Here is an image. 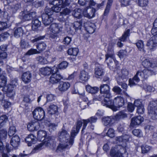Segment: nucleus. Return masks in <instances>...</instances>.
<instances>
[{
  "mask_svg": "<svg viewBox=\"0 0 157 157\" xmlns=\"http://www.w3.org/2000/svg\"><path fill=\"white\" fill-rule=\"evenodd\" d=\"M86 90L88 92L92 94L97 93L99 90V88L96 87H92L89 85H87L86 87Z\"/></svg>",
  "mask_w": 157,
  "mask_h": 157,
  "instance_id": "nucleus-28",
  "label": "nucleus"
},
{
  "mask_svg": "<svg viewBox=\"0 0 157 157\" xmlns=\"http://www.w3.org/2000/svg\"><path fill=\"white\" fill-rule=\"evenodd\" d=\"M95 12V9L89 6L84 10L83 14L84 17L91 18L94 17Z\"/></svg>",
  "mask_w": 157,
  "mask_h": 157,
  "instance_id": "nucleus-9",
  "label": "nucleus"
},
{
  "mask_svg": "<svg viewBox=\"0 0 157 157\" xmlns=\"http://www.w3.org/2000/svg\"><path fill=\"white\" fill-rule=\"evenodd\" d=\"M59 141L64 143L65 142L67 143L71 138L69 134L64 129H62L61 132H59Z\"/></svg>",
  "mask_w": 157,
  "mask_h": 157,
  "instance_id": "nucleus-8",
  "label": "nucleus"
},
{
  "mask_svg": "<svg viewBox=\"0 0 157 157\" xmlns=\"http://www.w3.org/2000/svg\"><path fill=\"white\" fill-rule=\"evenodd\" d=\"M80 79L82 81H86L88 79V73L85 70L81 71L79 75Z\"/></svg>",
  "mask_w": 157,
  "mask_h": 157,
  "instance_id": "nucleus-33",
  "label": "nucleus"
},
{
  "mask_svg": "<svg viewBox=\"0 0 157 157\" xmlns=\"http://www.w3.org/2000/svg\"><path fill=\"white\" fill-rule=\"evenodd\" d=\"M92 103L90 101H89L87 103L85 102H82L80 104V107L82 109H84L87 107L89 105Z\"/></svg>",
  "mask_w": 157,
  "mask_h": 157,
  "instance_id": "nucleus-53",
  "label": "nucleus"
},
{
  "mask_svg": "<svg viewBox=\"0 0 157 157\" xmlns=\"http://www.w3.org/2000/svg\"><path fill=\"white\" fill-rule=\"evenodd\" d=\"M154 72L152 70L144 69L141 71H138L133 77L132 79H130L129 83L131 86L136 84V83L138 82L141 78H147L149 75L152 74Z\"/></svg>",
  "mask_w": 157,
  "mask_h": 157,
  "instance_id": "nucleus-1",
  "label": "nucleus"
},
{
  "mask_svg": "<svg viewBox=\"0 0 157 157\" xmlns=\"http://www.w3.org/2000/svg\"><path fill=\"white\" fill-rule=\"evenodd\" d=\"M36 16L35 12H30L27 9H24V10L22 11L19 15L20 18L24 21H29L35 17Z\"/></svg>",
  "mask_w": 157,
  "mask_h": 157,
  "instance_id": "nucleus-5",
  "label": "nucleus"
},
{
  "mask_svg": "<svg viewBox=\"0 0 157 157\" xmlns=\"http://www.w3.org/2000/svg\"><path fill=\"white\" fill-rule=\"evenodd\" d=\"M144 120L143 118L140 116L135 117L132 118L130 125L133 126L140 124Z\"/></svg>",
  "mask_w": 157,
  "mask_h": 157,
  "instance_id": "nucleus-20",
  "label": "nucleus"
},
{
  "mask_svg": "<svg viewBox=\"0 0 157 157\" xmlns=\"http://www.w3.org/2000/svg\"><path fill=\"white\" fill-rule=\"evenodd\" d=\"M152 34L157 33V18L155 20L154 23L153 28L151 30Z\"/></svg>",
  "mask_w": 157,
  "mask_h": 157,
  "instance_id": "nucleus-58",
  "label": "nucleus"
},
{
  "mask_svg": "<svg viewBox=\"0 0 157 157\" xmlns=\"http://www.w3.org/2000/svg\"><path fill=\"white\" fill-rule=\"evenodd\" d=\"M117 82L118 84L121 86L122 88L124 89V90H126L127 88V84L123 82V80L121 79L120 77H118L117 78Z\"/></svg>",
  "mask_w": 157,
  "mask_h": 157,
  "instance_id": "nucleus-39",
  "label": "nucleus"
},
{
  "mask_svg": "<svg viewBox=\"0 0 157 157\" xmlns=\"http://www.w3.org/2000/svg\"><path fill=\"white\" fill-rule=\"evenodd\" d=\"M109 86L107 84H102L100 87V94L98 97V100L101 101L104 98H109L111 97Z\"/></svg>",
  "mask_w": 157,
  "mask_h": 157,
  "instance_id": "nucleus-4",
  "label": "nucleus"
},
{
  "mask_svg": "<svg viewBox=\"0 0 157 157\" xmlns=\"http://www.w3.org/2000/svg\"><path fill=\"white\" fill-rule=\"evenodd\" d=\"M132 133L135 136L141 137L142 136L141 131L138 129H135L132 131Z\"/></svg>",
  "mask_w": 157,
  "mask_h": 157,
  "instance_id": "nucleus-62",
  "label": "nucleus"
},
{
  "mask_svg": "<svg viewBox=\"0 0 157 157\" xmlns=\"http://www.w3.org/2000/svg\"><path fill=\"white\" fill-rule=\"evenodd\" d=\"M50 67H45L41 68L40 70V73L44 75H48L51 74Z\"/></svg>",
  "mask_w": 157,
  "mask_h": 157,
  "instance_id": "nucleus-29",
  "label": "nucleus"
},
{
  "mask_svg": "<svg viewBox=\"0 0 157 157\" xmlns=\"http://www.w3.org/2000/svg\"><path fill=\"white\" fill-rule=\"evenodd\" d=\"M151 147L146 145H143L141 147V150L142 153H145L148 152L151 149Z\"/></svg>",
  "mask_w": 157,
  "mask_h": 157,
  "instance_id": "nucleus-48",
  "label": "nucleus"
},
{
  "mask_svg": "<svg viewBox=\"0 0 157 157\" xmlns=\"http://www.w3.org/2000/svg\"><path fill=\"white\" fill-rule=\"evenodd\" d=\"M32 113L34 119L41 121L44 119L45 113L43 108L38 107L34 110Z\"/></svg>",
  "mask_w": 157,
  "mask_h": 157,
  "instance_id": "nucleus-6",
  "label": "nucleus"
},
{
  "mask_svg": "<svg viewBox=\"0 0 157 157\" xmlns=\"http://www.w3.org/2000/svg\"><path fill=\"white\" fill-rule=\"evenodd\" d=\"M88 25H89L85 27L86 30L89 33H93L94 32L96 29L95 26L93 23H90Z\"/></svg>",
  "mask_w": 157,
  "mask_h": 157,
  "instance_id": "nucleus-31",
  "label": "nucleus"
},
{
  "mask_svg": "<svg viewBox=\"0 0 157 157\" xmlns=\"http://www.w3.org/2000/svg\"><path fill=\"white\" fill-rule=\"evenodd\" d=\"M117 148L118 147L119 148H117L119 153L121 154V157L122 156V155L124 153H125L126 152V149L125 148L126 146H122L121 145H117L116 146Z\"/></svg>",
  "mask_w": 157,
  "mask_h": 157,
  "instance_id": "nucleus-51",
  "label": "nucleus"
},
{
  "mask_svg": "<svg viewBox=\"0 0 157 157\" xmlns=\"http://www.w3.org/2000/svg\"><path fill=\"white\" fill-rule=\"evenodd\" d=\"M94 74L96 77L102 76L104 74L103 69L100 66L97 67L95 69Z\"/></svg>",
  "mask_w": 157,
  "mask_h": 157,
  "instance_id": "nucleus-30",
  "label": "nucleus"
},
{
  "mask_svg": "<svg viewBox=\"0 0 157 157\" xmlns=\"http://www.w3.org/2000/svg\"><path fill=\"white\" fill-rule=\"evenodd\" d=\"M82 10L80 9H75L74 10L73 15L75 18L78 19L82 17Z\"/></svg>",
  "mask_w": 157,
  "mask_h": 157,
  "instance_id": "nucleus-38",
  "label": "nucleus"
},
{
  "mask_svg": "<svg viewBox=\"0 0 157 157\" xmlns=\"http://www.w3.org/2000/svg\"><path fill=\"white\" fill-rule=\"evenodd\" d=\"M8 117L6 115H3L0 117V128H1L8 120Z\"/></svg>",
  "mask_w": 157,
  "mask_h": 157,
  "instance_id": "nucleus-41",
  "label": "nucleus"
},
{
  "mask_svg": "<svg viewBox=\"0 0 157 157\" xmlns=\"http://www.w3.org/2000/svg\"><path fill=\"white\" fill-rule=\"evenodd\" d=\"M114 130L112 128H110L109 129L106 135L108 136L113 138L114 136Z\"/></svg>",
  "mask_w": 157,
  "mask_h": 157,
  "instance_id": "nucleus-64",
  "label": "nucleus"
},
{
  "mask_svg": "<svg viewBox=\"0 0 157 157\" xmlns=\"http://www.w3.org/2000/svg\"><path fill=\"white\" fill-rule=\"evenodd\" d=\"M20 140V138L18 135L16 134L12 137L10 141V144L15 148L19 145Z\"/></svg>",
  "mask_w": 157,
  "mask_h": 157,
  "instance_id": "nucleus-17",
  "label": "nucleus"
},
{
  "mask_svg": "<svg viewBox=\"0 0 157 157\" xmlns=\"http://www.w3.org/2000/svg\"><path fill=\"white\" fill-rule=\"evenodd\" d=\"M16 130L15 126H10L8 131V135L10 137H13L15 135Z\"/></svg>",
  "mask_w": 157,
  "mask_h": 157,
  "instance_id": "nucleus-45",
  "label": "nucleus"
},
{
  "mask_svg": "<svg viewBox=\"0 0 157 157\" xmlns=\"http://www.w3.org/2000/svg\"><path fill=\"white\" fill-rule=\"evenodd\" d=\"M115 121L114 116L104 117L102 118V122L105 126L111 124Z\"/></svg>",
  "mask_w": 157,
  "mask_h": 157,
  "instance_id": "nucleus-18",
  "label": "nucleus"
},
{
  "mask_svg": "<svg viewBox=\"0 0 157 157\" xmlns=\"http://www.w3.org/2000/svg\"><path fill=\"white\" fill-rule=\"evenodd\" d=\"M136 45L140 51L144 52V44L143 41L141 40H138L136 43Z\"/></svg>",
  "mask_w": 157,
  "mask_h": 157,
  "instance_id": "nucleus-46",
  "label": "nucleus"
},
{
  "mask_svg": "<svg viewBox=\"0 0 157 157\" xmlns=\"http://www.w3.org/2000/svg\"><path fill=\"white\" fill-rule=\"evenodd\" d=\"M138 5L141 7L145 6L148 3V0H137Z\"/></svg>",
  "mask_w": 157,
  "mask_h": 157,
  "instance_id": "nucleus-57",
  "label": "nucleus"
},
{
  "mask_svg": "<svg viewBox=\"0 0 157 157\" xmlns=\"http://www.w3.org/2000/svg\"><path fill=\"white\" fill-rule=\"evenodd\" d=\"M131 139L130 136L128 135L125 134L123 136H120L118 138L119 141L126 142L129 140Z\"/></svg>",
  "mask_w": 157,
  "mask_h": 157,
  "instance_id": "nucleus-40",
  "label": "nucleus"
},
{
  "mask_svg": "<svg viewBox=\"0 0 157 157\" xmlns=\"http://www.w3.org/2000/svg\"><path fill=\"white\" fill-rule=\"evenodd\" d=\"M44 10L45 13L44 14H46L48 16H51L53 14V11L52 9V8H49L46 6Z\"/></svg>",
  "mask_w": 157,
  "mask_h": 157,
  "instance_id": "nucleus-52",
  "label": "nucleus"
},
{
  "mask_svg": "<svg viewBox=\"0 0 157 157\" xmlns=\"http://www.w3.org/2000/svg\"><path fill=\"white\" fill-rule=\"evenodd\" d=\"M40 52L36 49L31 48L26 53V55H31L33 54H39Z\"/></svg>",
  "mask_w": 157,
  "mask_h": 157,
  "instance_id": "nucleus-54",
  "label": "nucleus"
},
{
  "mask_svg": "<svg viewBox=\"0 0 157 157\" xmlns=\"http://www.w3.org/2000/svg\"><path fill=\"white\" fill-rule=\"evenodd\" d=\"M43 142L37 145L33 150L32 152L35 153L37 151L40 150L41 148L44 145L49 148V149L53 150L56 147V142L55 141V138L54 137L49 136L48 137L44 139Z\"/></svg>",
  "mask_w": 157,
  "mask_h": 157,
  "instance_id": "nucleus-2",
  "label": "nucleus"
},
{
  "mask_svg": "<svg viewBox=\"0 0 157 157\" xmlns=\"http://www.w3.org/2000/svg\"><path fill=\"white\" fill-rule=\"evenodd\" d=\"M40 127L39 122L35 120L30 121L27 125L28 129L30 131L37 130L39 129Z\"/></svg>",
  "mask_w": 157,
  "mask_h": 157,
  "instance_id": "nucleus-14",
  "label": "nucleus"
},
{
  "mask_svg": "<svg viewBox=\"0 0 157 157\" xmlns=\"http://www.w3.org/2000/svg\"><path fill=\"white\" fill-rule=\"evenodd\" d=\"M117 148L115 146L114 147H112L110 152V155L112 157H121V154L119 153Z\"/></svg>",
  "mask_w": 157,
  "mask_h": 157,
  "instance_id": "nucleus-22",
  "label": "nucleus"
},
{
  "mask_svg": "<svg viewBox=\"0 0 157 157\" xmlns=\"http://www.w3.org/2000/svg\"><path fill=\"white\" fill-rule=\"evenodd\" d=\"M46 47V45L44 42H42L38 44L37 48L40 51L44 50Z\"/></svg>",
  "mask_w": 157,
  "mask_h": 157,
  "instance_id": "nucleus-50",
  "label": "nucleus"
},
{
  "mask_svg": "<svg viewBox=\"0 0 157 157\" xmlns=\"http://www.w3.org/2000/svg\"><path fill=\"white\" fill-rule=\"evenodd\" d=\"M6 83V77L4 76L0 75V88H4Z\"/></svg>",
  "mask_w": 157,
  "mask_h": 157,
  "instance_id": "nucleus-43",
  "label": "nucleus"
},
{
  "mask_svg": "<svg viewBox=\"0 0 157 157\" xmlns=\"http://www.w3.org/2000/svg\"><path fill=\"white\" fill-rule=\"evenodd\" d=\"M143 88L147 92H151L154 90V88L146 84L144 85Z\"/></svg>",
  "mask_w": 157,
  "mask_h": 157,
  "instance_id": "nucleus-63",
  "label": "nucleus"
},
{
  "mask_svg": "<svg viewBox=\"0 0 157 157\" xmlns=\"http://www.w3.org/2000/svg\"><path fill=\"white\" fill-rule=\"evenodd\" d=\"M26 142H28L29 146H31L32 144H34L36 141L35 137L33 135H29L25 138Z\"/></svg>",
  "mask_w": 157,
  "mask_h": 157,
  "instance_id": "nucleus-27",
  "label": "nucleus"
},
{
  "mask_svg": "<svg viewBox=\"0 0 157 157\" xmlns=\"http://www.w3.org/2000/svg\"><path fill=\"white\" fill-rule=\"evenodd\" d=\"M62 26L59 24L53 23L50 26V31L53 34H58L62 31Z\"/></svg>",
  "mask_w": 157,
  "mask_h": 157,
  "instance_id": "nucleus-11",
  "label": "nucleus"
},
{
  "mask_svg": "<svg viewBox=\"0 0 157 157\" xmlns=\"http://www.w3.org/2000/svg\"><path fill=\"white\" fill-rule=\"evenodd\" d=\"M82 121L80 120H78L76 123V127H73L71 130V136L73 138L78 133L81 127L82 126Z\"/></svg>",
  "mask_w": 157,
  "mask_h": 157,
  "instance_id": "nucleus-13",
  "label": "nucleus"
},
{
  "mask_svg": "<svg viewBox=\"0 0 157 157\" xmlns=\"http://www.w3.org/2000/svg\"><path fill=\"white\" fill-rule=\"evenodd\" d=\"M115 44V43H110L108 47L107 54L105 55V61L107 63V65L109 67L113 68L114 66L113 61H114V53L113 47Z\"/></svg>",
  "mask_w": 157,
  "mask_h": 157,
  "instance_id": "nucleus-3",
  "label": "nucleus"
},
{
  "mask_svg": "<svg viewBox=\"0 0 157 157\" xmlns=\"http://www.w3.org/2000/svg\"><path fill=\"white\" fill-rule=\"evenodd\" d=\"M82 22L81 21H76L73 24V27L75 30L80 29L82 27Z\"/></svg>",
  "mask_w": 157,
  "mask_h": 157,
  "instance_id": "nucleus-47",
  "label": "nucleus"
},
{
  "mask_svg": "<svg viewBox=\"0 0 157 157\" xmlns=\"http://www.w3.org/2000/svg\"><path fill=\"white\" fill-rule=\"evenodd\" d=\"M31 77V73L29 71H27L23 74L22 78L23 81L25 83H27L30 82Z\"/></svg>",
  "mask_w": 157,
  "mask_h": 157,
  "instance_id": "nucleus-24",
  "label": "nucleus"
},
{
  "mask_svg": "<svg viewBox=\"0 0 157 157\" xmlns=\"http://www.w3.org/2000/svg\"><path fill=\"white\" fill-rule=\"evenodd\" d=\"M23 33V30L21 27L17 28L14 31V36L15 37L18 38L22 35Z\"/></svg>",
  "mask_w": 157,
  "mask_h": 157,
  "instance_id": "nucleus-37",
  "label": "nucleus"
},
{
  "mask_svg": "<svg viewBox=\"0 0 157 157\" xmlns=\"http://www.w3.org/2000/svg\"><path fill=\"white\" fill-rule=\"evenodd\" d=\"M58 108L56 105L51 104L48 108V113L51 115L55 114L58 112Z\"/></svg>",
  "mask_w": 157,
  "mask_h": 157,
  "instance_id": "nucleus-23",
  "label": "nucleus"
},
{
  "mask_svg": "<svg viewBox=\"0 0 157 157\" xmlns=\"http://www.w3.org/2000/svg\"><path fill=\"white\" fill-rule=\"evenodd\" d=\"M21 8V5L20 3H17L15 4L13 7H11V9L13 13H15L17 10Z\"/></svg>",
  "mask_w": 157,
  "mask_h": 157,
  "instance_id": "nucleus-49",
  "label": "nucleus"
},
{
  "mask_svg": "<svg viewBox=\"0 0 157 157\" xmlns=\"http://www.w3.org/2000/svg\"><path fill=\"white\" fill-rule=\"evenodd\" d=\"M32 29L34 31L36 30L39 27L41 24L40 21L38 18L34 19L32 21Z\"/></svg>",
  "mask_w": 157,
  "mask_h": 157,
  "instance_id": "nucleus-26",
  "label": "nucleus"
},
{
  "mask_svg": "<svg viewBox=\"0 0 157 157\" xmlns=\"http://www.w3.org/2000/svg\"><path fill=\"white\" fill-rule=\"evenodd\" d=\"M148 113L149 116L153 120L157 119V110H148Z\"/></svg>",
  "mask_w": 157,
  "mask_h": 157,
  "instance_id": "nucleus-36",
  "label": "nucleus"
},
{
  "mask_svg": "<svg viewBox=\"0 0 157 157\" xmlns=\"http://www.w3.org/2000/svg\"><path fill=\"white\" fill-rule=\"evenodd\" d=\"M128 71L125 69H123L121 71V75L118 77H120L122 80L124 79L126 80L128 78Z\"/></svg>",
  "mask_w": 157,
  "mask_h": 157,
  "instance_id": "nucleus-32",
  "label": "nucleus"
},
{
  "mask_svg": "<svg viewBox=\"0 0 157 157\" xmlns=\"http://www.w3.org/2000/svg\"><path fill=\"white\" fill-rule=\"evenodd\" d=\"M152 34L153 36L147 41L146 46L150 50L153 51L157 47V33Z\"/></svg>",
  "mask_w": 157,
  "mask_h": 157,
  "instance_id": "nucleus-7",
  "label": "nucleus"
},
{
  "mask_svg": "<svg viewBox=\"0 0 157 157\" xmlns=\"http://www.w3.org/2000/svg\"><path fill=\"white\" fill-rule=\"evenodd\" d=\"M68 66V63L65 61H63L60 63L58 66V68L60 69L66 68Z\"/></svg>",
  "mask_w": 157,
  "mask_h": 157,
  "instance_id": "nucleus-55",
  "label": "nucleus"
},
{
  "mask_svg": "<svg viewBox=\"0 0 157 157\" xmlns=\"http://www.w3.org/2000/svg\"><path fill=\"white\" fill-rule=\"evenodd\" d=\"M70 86L69 83L66 82H60L58 86L59 90L61 91L66 90Z\"/></svg>",
  "mask_w": 157,
  "mask_h": 157,
  "instance_id": "nucleus-25",
  "label": "nucleus"
},
{
  "mask_svg": "<svg viewBox=\"0 0 157 157\" xmlns=\"http://www.w3.org/2000/svg\"><path fill=\"white\" fill-rule=\"evenodd\" d=\"M37 61H39L41 64H44L47 63V60L41 56H38L36 58Z\"/></svg>",
  "mask_w": 157,
  "mask_h": 157,
  "instance_id": "nucleus-60",
  "label": "nucleus"
},
{
  "mask_svg": "<svg viewBox=\"0 0 157 157\" xmlns=\"http://www.w3.org/2000/svg\"><path fill=\"white\" fill-rule=\"evenodd\" d=\"M42 18L43 23L46 26L50 25L53 20V17L46 14H42Z\"/></svg>",
  "mask_w": 157,
  "mask_h": 157,
  "instance_id": "nucleus-16",
  "label": "nucleus"
},
{
  "mask_svg": "<svg viewBox=\"0 0 157 157\" xmlns=\"http://www.w3.org/2000/svg\"><path fill=\"white\" fill-rule=\"evenodd\" d=\"M111 97L109 98H104L101 101H102V103L103 106H106L107 107L111 109L113 111H116V108L114 107V101L111 100L110 98Z\"/></svg>",
  "mask_w": 157,
  "mask_h": 157,
  "instance_id": "nucleus-10",
  "label": "nucleus"
},
{
  "mask_svg": "<svg viewBox=\"0 0 157 157\" xmlns=\"http://www.w3.org/2000/svg\"><path fill=\"white\" fill-rule=\"evenodd\" d=\"M47 133L46 132L44 131L41 130L38 131L37 132V136L38 138L39 139H40V140H43L42 139L44 138H45V136H46Z\"/></svg>",
  "mask_w": 157,
  "mask_h": 157,
  "instance_id": "nucleus-44",
  "label": "nucleus"
},
{
  "mask_svg": "<svg viewBox=\"0 0 157 157\" xmlns=\"http://www.w3.org/2000/svg\"><path fill=\"white\" fill-rule=\"evenodd\" d=\"M74 139V138L71 136V138L67 143L65 142L64 143L61 142L62 143V144H60L57 147V150L60 151L61 150L71 147L73 143Z\"/></svg>",
  "mask_w": 157,
  "mask_h": 157,
  "instance_id": "nucleus-12",
  "label": "nucleus"
},
{
  "mask_svg": "<svg viewBox=\"0 0 157 157\" xmlns=\"http://www.w3.org/2000/svg\"><path fill=\"white\" fill-rule=\"evenodd\" d=\"M112 90L118 94H121L122 89L118 86H114Z\"/></svg>",
  "mask_w": 157,
  "mask_h": 157,
  "instance_id": "nucleus-61",
  "label": "nucleus"
},
{
  "mask_svg": "<svg viewBox=\"0 0 157 157\" xmlns=\"http://www.w3.org/2000/svg\"><path fill=\"white\" fill-rule=\"evenodd\" d=\"M10 35L7 32H5L1 33L0 35V41H2L3 40L7 39Z\"/></svg>",
  "mask_w": 157,
  "mask_h": 157,
  "instance_id": "nucleus-59",
  "label": "nucleus"
},
{
  "mask_svg": "<svg viewBox=\"0 0 157 157\" xmlns=\"http://www.w3.org/2000/svg\"><path fill=\"white\" fill-rule=\"evenodd\" d=\"M62 78L61 76L57 73L52 74L50 78V82L52 83H55L59 82Z\"/></svg>",
  "mask_w": 157,
  "mask_h": 157,
  "instance_id": "nucleus-21",
  "label": "nucleus"
},
{
  "mask_svg": "<svg viewBox=\"0 0 157 157\" xmlns=\"http://www.w3.org/2000/svg\"><path fill=\"white\" fill-rule=\"evenodd\" d=\"M129 30L128 29L124 33L122 36L120 38L117 43V45L118 47H121L123 46V44L121 42V41L124 42L125 41L127 37L129 35Z\"/></svg>",
  "mask_w": 157,
  "mask_h": 157,
  "instance_id": "nucleus-19",
  "label": "nucleus"
},
{
  "mask_svg": "<svg viewBox=\"0 0 157 157\" xmlns=\"http://www.w3.org/2000/svg\"><path fill=\"white\" fill-rule=\"evenodd\" d=\"M148 110H157V100L150 102L148 108Z\"/></svg>",
  "mask_w": 157,
  "mask_h": 157,
  "instance_id": "nucleus-34",
  "label": "nucleus"
},
{
  "mask_svg": "<svg viewBox=\"0 0 157 157\" xmlns=\"http://www.w3.org/2000/svg\"><path fill=\"white\" fill-rule=\"evenodd\" d=\"M142 65L145 68H149L151 65V63L148 59H145L142 62Z\"/></svg>",
  "mask_w": 157,
  "mask_h": 157,
  "instance_id": "nucleus-56",
  "label": "nucleus"
},
{
  "mask_svg": "<svg viewBox=\"0 0 157 157\" xmlns=\"http://www.w3.org/2000/svg\"><path fill=\"white\" fill-rule=\"evenodd\" d=\"M114 101V107L116 108V111L117 108H120L124 104V98L120 96L115 98Z\"/></svg>",
  "mask_w": 157,
  "mask_h": 157,
  "instance_id": "nucleus-15",
  "label": "nucleus"
},
{
  "mask_svg": "<svg viewBox=\"0 0 157 157\" xmlns=\"http://www.w3.org/2000/svg\"><path fill=\"white\" fill-rule=\"evenodd\" d=\"M115 119L117 121L120 119L124 118L127 117V115L123 111H121L117 113L115 116H114Z\"/></svg>",
  "mask_w": 157,
  "mask_h": 157,
  "instance_id": "nucleus-35",
  "label": "nucleus"
},
{
  "mask_svg": "<svg viewBox=\"0 0 157 157\" xmlns=\"http://www.w3.org/2000/svg\"><path fill=\"white\" fill-rule=\"evenodd\" d=\"M78 51V50L77 48H70L68 50L67 53L70 55L76 56L77 55Z\"/></svg>",
  "mask_w": 157,
  "mask_h": 157,
  "instance_id": "nucleus-42",
  "label": "nucleus"
}]
</instances>
